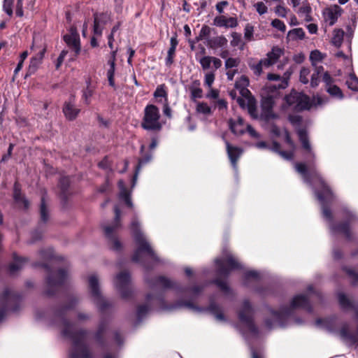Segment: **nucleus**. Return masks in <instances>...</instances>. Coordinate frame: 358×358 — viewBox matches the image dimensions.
I'll return each mask as SVG.
<instances>
[{"mask_svg":"<svg viewBox=\"0 0 358 358\" xmlns=\"http://www.w3.org/2000/svg\"><path fill=\"white\" fill-rule=\"evenodd\" d=\"M131 230L134 234L135 241L137 245V249L132 257V260L136 262H141L142 260V252H145L152 259H156L157 257L153 250L139 230V223L136 218H134L131 222Z\"/></svg>","mask_w":358,"mask_h":358,"instance_id":"obj_1","label":"nucleus"},{"mask_svg":"<svg viewBox=\"0 0 358 358\" xmlns=\"http://www.w3.org/2000/svg\"><path fill=\"white\" fill-rule=\"evenodd\" d=\"M160 114L159 109L154 105H148L144 110V117L141 127L145 130L159 131L162 124L159 122Z\"/></svg>","mask_w":358,"mask_h":358,"instance_id":"obj_2","label":"nucleus"},{"mask_svg":"<svg viewBox=\"0 0 358 358\" xmlns=\"http://www.w3.org/2000/svg\"><path fill=\"white\" fill-rule=\"evenodd\" d=\"M285 101L288 106H292L297 111L308 110L313 105L309 96L295 90H292L287 95Z\"/></svg>","mask_w":358,"mask_h":358,"instance_id":"obj_3","label":"nucleus"},{"mask_svg":"<svg viewBox=\"0 0 358 358\" xmlns=\"http://www.w3.org/2000/svg\"><path fill=\"white\" fill-rule=\"evenodd\" d=\"M115 220L112 226H104L103 230L106 237L108 240V243L111 249L114 250H120L122 245L119 240L115 236V232L121 226L120 224V210L117 206L115 207Z\"/></svg>","mask_w":358,"mask_h":358,"instance_id":"obj_4","label":"nucleus"},{"mask_svg":"<svg viewBox=\"0 0 358 358\" xmlns=\"http://www.w3.org/2000/svg\"><path fill=\"white\" fill-rule=\"evenodd\" d=\"M215 263L218 266V273L223 275H228L231 270L242 268L241 264L229 253L222 259H217Z\"/></svg>","mask_w":358,"mask_h":358,"instance_id":"obj_5","label":"nucleus"},{"mask_svg":"<svg viewBox=\"0 0 358 358\" xmlns=\"http://www.w3.org/2000/svg\"><path fill=\"white\" fill-rule=\"evenodd\" d=\"M70 327H66L63 333L66 336H69L73 341V352L71 353V356L75 358H87L89 357V351L87 348L83 345L80 340L78 338V336L80 335L83 337L84 332H79L76 334H73L69 329Z\"/></svg>","mask_w":358,"mask_h":358,"instance_id":"obj_6","label":"nucleus"},{"mask_svg":"<svg viewBox=\"0 0 358 358\" xmlns=\"http://www.w3.org/2000/svg\"><path fill=\"white\" fill-rule=\"evenodd\" d=\"M88 282L89 288L94 302L99 306L100 309L105 308L108 306V303L101 295L97 276L94 274L90 275Z\"/></svg>","mask_w":358,"mask_h":358,"instance_id":"obj_7","label":"nucleus"},{"mask_svg":"<svg viewBox=\"0 0 358 358\" xmlns=\"http://www.w3.org/2000/svg\"><path fill=\"white\" fill-rule=\"evenodd\" d=\"M131 280L129 273L121 272L115 277L114 284L122 298H127L131 293Z\"/></svg>","mask_w":358,"mask_h":358,"instance_id":"obj_8","label":"nucleus"},{"mask_svg":"<svg viewBox=\"0 0 358 358\" xmlns=\"http://www.w3.org/2000/svg\"><path fill=\"white\" fill-rule=\"evenodd\" d=\"M274 105L273 96H264L262 100V113L259 118L265 121L277 119L278 116L273 110Z\"/></svg>","mask_w":358,"mask_h":358,"instance_id":"obj_9","label":"nucleus"},{"mask_svg":"<svg viewBox=\"0 0 358 358\" xmlns=\"http://www.w3.org/2000/svg\"><path fill=\"white\" fill-rule=\"evenodd\" d=\"M313 175L318 180L322 188L321 192H316L317 199L322 203L333 199V193L321 176L316 171H313Z\"/></svg>","mask_w":358,"mask_h":358,"instance_id":"obj_10","label":"nucleus"},{"mask_svg":"<svg viewBox=\"0 0 358 358\" xmlns=\"http://www.w3.org/2000/svg\"><path fill=\"white\" fill-rule=\"evenodd\" d=\"M36 39L34 38V43L32 46L31 47V50H35L38 49V52L37 54L31 59L30 64L29 66V69L31 72H34L40 64L42 62V60L44 57L45 52L46 51V45L45 44L41 45L40 47L36 46L35 45Z\"/></svg>","mask_w":358,"mask_h":358,"instance_id":"obj_11","label":"nucleus"},{"mask_svg":"<svg viewBox=\"0 0 358 358\" xmlns=\"http://www.w3.org/2000/svg\"><path fill=\"white\" fill-rule=\"evenodd\" d=\"M198 61L203 71H208L211 68V64H213L212 69L214 71L220 69L222 66V61L213 56L203 55Z\"/></svg>","mask_w":358,"mask_h":358,"instance_id":"obj_12","label":"nucleus"},{"mask_svg":"<svg viewBox=\"0 0 358 358\" xmlns=\"http://www.w3.org/2000/svg\"><path fill=\"white\" fill-rule=\"evenodd\" d=\"M252 309L251 306L248 301H245L239 312V319L241 322L245 323L252 331H255V328L252 324Z\"/></svg>","mask_w":358,"mask_h":358,"instance_id":"obj_13","label":"nucleus"},{"mask_svg":"<svg viewBox=\"0 0 358 358\" xmlns=\"http://www.w3.org/2000/svg\"><path fill=\"white\" fill-rule=\"evenodd\" d=\"M67 277H68L67 271H66L63 269L58 271V272L57 273V276L49 277L48 279V282H47L48 287V289L47 290V294L48 295L52 294V292H50V290H49V289L60 286L65 281V280L67 278Z\"/></svg>","mask_w":358,"mask_h":358,"instance_id":"obj_14","label":"nucleus"},{"mask_svg":"<svg viewBox=\"0 0 358 358\" xmlns=\"http://www.w3.org/2000/svg\"><path fill=\"white\" fill-rule=\"evenodd\" d=\"M80 109L74 103L73 99L66 101L63 107V113L66 118L69 120H75L80 113Z\"/></svg>","mask_w":358,"mask_h":358,"instance_id":"obj_15","label":"nucleus"},{"mask_svg":"<svg viewBox=\"0 0 358 358\" xmlns=\"http://www.w3.org/2000/svg\"><path fill=\"white\" fill-rule=\"evenodd\" d=\"M288 86V81L287 79H282V82L278 85L275 84H268L265 86L264 89V96H273L274 99H276L280 93V89H285Z\"/></svg>","mask_w":358,"mask_h":358,"instance_id":"obj_16","label":"nucleus"},{"mask_svg":"<svg viewBox=\"0 0 358 358\" xmlns=\"http://www.w3.org/2000/svg\"><path fill=\"white\" fill-rule=\"evenodd\" d=\"M342 9L338 6H334L327 8L324 13V19L326 22H329L330 26H332L337 21L338 18L341 16Z\"/></svg>","mask_w":358,"mask_h":358,"instance_id":"obj_17","label":"nucleus"},{"mask_svg":"<svg viewBox=\"0 0 358 358\" xmlns=\"http://www.w3.org/2000/svg\"><path fill=\"white\" fill-rule=\"evenodd\" d=\"M227 152L232 166L236 168L237 162L243 153L241 148L231 145L228 141H226Z\"/></svg>","mask_w":358,"mask_h":358,"instance_id":"obj_18","label":"nucleus"},{"mask_svg":"<svg viewBox=\"0 0 358 358\" xmlns=\"http://www.w3.org/2000/svg\"><path fill=\"white\" fill-rule=\"evenodd\" d=\"M110 20V16L107 14L94 15V34L100 36L102 34L103 24H106Z\"/></svg>","mask_w":358,"mask_h":358,"instance_id":"obj_19","label":"nucleus"},{"mask_svg":"<svg viewBox=\"0 0 358 358\" xmlns=\"http://www.w3.org/2000/svg\"><path fill=\"white\" fill-rule=\"evenodd\" d=\"M117 52V50H113L110 53V57L108 61L109 69L107 71V77L109 82V85L113 87H115L114 74L115 70V60Z\"/></svg>","mask_w":358,"mask_h":358,"instance_id":"obj_20","label":"nucleus"},{"mask_svg":"<svg viewBox=\"0 0 358 358\" xmlns=\"http://www.w3.org/2000/svg\"><path fill=\"white\" fill-rule=\"evenodd\" d=\"M214 24L217 27H224L226 28H234L238 26V21L236 17L227 18L223 15L216 17L214 19Z\"/></svg>","mask_w":358,"mask_h":358,"instance_id":"obj_21","label":"nucleus"},{"mask_svg":"<svg viewBox=\"0 0 358 358\" xmlns=\"http://www.w3.org/2000/svg\"><path fill=\"white\" fill-rule=\"evenodd\" d=\"M229 127L231 132L236 135H241L245 132V124L242 117H238L236 120H229Z\"/></svg>","mask_w":358,"mask_h":358,"instance_id":"obj_22","label":"nucleus"},{"mask_svg":"<svg viewBox=\"0 0 358 358\" xmlns=\"http://www.w3.org/2000/svg\"><path fill=\"white\" fill-rule=\"evenodd\" d=\"M207 45L211 49H217L227 45V39L224 36H218L207 38Z\"/></svg>","mask_w":358,"mask_h":358,"instance_id":"obj_23","label":"nucleus"},{"mask_svg":"<svg viewBox=\"0 0 358 358\" xmlns=\"http://www.w3.org/2000/svg\"><path fill=\"white\" fill-rule=\"evenodd\" d=\"M64 40L67 45L75 51L76 55L79 54L80 51L79 36L64 35Z\"/></svg>","mask_w":358,"mask_h":358,"instance_id":"obj_24","label":"nucleus"},{"mask_svg":"<svg viewBox=\"0 0 358 358\" xmlns=\"http://www.w3.org/2000/svg\"><path fill=\"white\" fill-rule=\"evenodd\" d=\"M298 135L303 149H305L313 158H315V154L312 150L307 132L304 129H299L298 131Z\"/></svg>","mask_w":358,"mask_h":358,"instance_id":"obj_25","label":"nucleus"},{"mask_svg":"<svg viewBox=\"0 0 358 358\" xmlns=\"http://www.w3.org/2000/svg\"><path fill=\"white\" fill-rule=\"evenodd\" d=\"M291 308H303L309 309L308 301L306 296L302 294L296 296L292 301Z\"/></svg>","mask_w":358,"mask_h":358,"instance_id":"obj_26","label":"nucleus"},{"mask_svg":"<svg viewBox=\"0 0 358 358\" xmlns=\"http://www.w3.org/2000/svg\"><path fill=\"white\" fill-rule=\"evenodd\" d=\"M296 171L300 173L306 182L310 183L311 179L309 173H308L307 166L302 162H297L294 165Z\"/></svg>","mask_w":358,"mask_h":358,"instance_id":"obj_27","label":"nucleus"},{"mask_svg":"<svg viewBox=\"0 0 358 358\" xmlns=\"http://www.w3.org/2000/svg\"><path fill=\"white\" fill-rule=\"evenodd\" d=\"M118 185L120 189V197L124 200L127 205L129 207H132V203L130 199V195L126 187H124V183L122 180H120L118 182Z\"/></svg>","mask_w":358,"mask_h":358,"instance_id":"obj_28","label":"nucleus"},{"mask_svg":"<svg viewBox=\"0 0 358 358\" xmlns=\"http://www.w3.org/2000/svg\"><path fill=\"white\" fill-rule=\"evenodd\" d=\"M14 199L17 203H22L24 208H27L29 206L28 201L22 196L20 193V190L19 189V185L16 182L14 186Z\"/></svg>","mask_w":358,"mask_h":358,"instance_id":"obj_29","label":"nucleus"},{"mask_svg":"<svg viewBox=\"0 0 358 358\" xmlns=\"http://www.w3.org/2000/svg\"><path fill=\"white\" fill-rule=\"evenodd\" d=\"M27 262V259L23 257H14V261L10 264L9 269L11 273H14L21 269L24 263Z\"/></svg>","mask_w":358,"mask_h":358,"instance_id":"obj_30","label":"nucleus"},{"mask_svg":"<svg viewBox=\"0 0 358 358\" xmlns=\"http://www.w3.org/2000/svg\"><path fill=\"white\" fill-rule=\"evenodd\" d=\"M283 54V50L278 47H273L271 52L267 53V57L274 64H275L281 55Z\"/></svg>","mask_w":358,"mask_h":358,"instance_id":"obj_31","label":"nucleus"},{"mask_svg":"<svg viewBox=\"0 0 358 358\" xmlns=\"http://www.w3.org/2000/svg\"><path fill=\"white\" fill-rule=\"evenodd\" d=\"M305 37V32L302 28H296L290 30L287 34V38L292 41L303 39Z\"/></svg>","mask_w":358,"mask_h":358,"instance_id":"obj_32","label":"nucleus"},{"mask_svg":"<svg viewBox=\"0 0 358 358\" xmlns=\"http://www.w3.org/2000/svg\"><path fill=\"white\" fill-rule=\"evenodd\" d=\"M344 31L341 29H335L333 32L331 43L336 47H340L342 44Z\"/></svg>","mask_w":358,"mask_h":358,"instance_id":"obj_33","label":"nucleus"},{"mask_svg":"<svg viewBox=\"0 0 358 358\" xmlns=\"http://www.w3.org/2000/svg\"><path fill=\"white\" fill-rule=\"evenodd\" d=\"M173 282L164 277H158L155 280V285L159 288H171Z\"/></svg>","mask_w":358,"mask_h":358,"instance_id":"obj_34","label":"nucleus"},{"mask_svg":"<svg viewBox=\"0 0 358 358\" xmlns=\"http://www.w3.org/2000/svg\"><path fill=\"white\" fill-rule=\"evenodd\" d=\"M327 92L332 96L340 99L343 98V94L341 90L336 85H332L326 87Z\"/></svg>","mask_w":358,"mask_h":358,"instance_id":"obj_35","label":"nucleus"},{"mask_svg":"<svg viewBox=\"0 0 358 358\" xmlns=\"http://www.w3.org/2000/svg\"><path fill=\"white\" fill-rule=\"evenodd\" d=\"M324 57L325 55L317 50L311 51L310 54V60L313 66H315L317 62H322Z\"/></svg>","mask_w":358,"mask_h":358,"instance_id":"obj_36","label":"nucleus"},{"mask_svg":"<svg viewBox=\"0 0 358 358\" xmlns=\"http://www.w3.org/2000/svg\"><path fill=\"white\" fill-rule=\"evenodd\" d=\"M339 303L343 308H353V303L343 293L338 295Z\"/></svg>","mask_w":358,"mask_h":358,"instance_id":"obj_37","label":"nucleus"},{"mask_svg":"<svg viewBox=\"0 0 358 358\" xmlns=\"http://www.w3.org/2000/svg\"><path fill=\"white\" fill-rule=\"evenodd\" d=\"M231 41L230 42V44L232 47H237L240 46V49H243L244 47V43L242 41V37L241 34H238L237 32H232L231 34Z\"/></svg>","mask_w":358,"mask_h":358,"instance_id":"obj_38","label":"nucleus"},{"mask_svg":"<svg viewBox=\"0 0 358 358\" xmlns=\"http://www.w3.org/2000/svg\"><path fill=\"white\" fill-rule=\"evenodd\" d=\"M346 85L351 90L358 92V78L354 73L350 74L348 79L346 80Z\"/></svg>","mask_w":358,"mask_h":358,"instance_id":"obj_39","label":"nucleus"},{"mask_svg":"<svg viewBox=\"0 0 358 358\" xmlns=\"http://www.w3.org/2000/svg\"><path fill=\"white\" fill-rule=\"evenodd\" d=\"M40 216L41 220L43 222H46L49 218V213L45 202V198L42 197L40 207Z\"/></svg>","mask_w":358,"mask_h":358,"instance_id":"obj_40","label":"nucleus"},{"mask_svg":"<svg viewBox=\"0 0 358 358\" xmlns=\"http://www.w3.org/2000/svg\"><path fill=\"white\" fill-rule=\"evenodd\" d=\"M290 313L289 310L282 309L279 313L273 312L272 315L274 320L275 324H282L281 320L285 316Z\"/></svg>","mask_w":358,"mask_h":358,"instance_id":"obj_41","label":"nucleus"},{"mask_svg":"<svg viewBox=\"0 0 358 358\" xmlns=\"http://www.w3.org/2000/svg\"><path fill=\"white\" fill-rule=\"evenodd\" d=\"M16 294L13 293L11 290L9 289H6L3 293V296L1 299V301L2 302H6V305H8V303L15 299L17 298Z\"/></svg>","mask_w":358,"mask_h":358,"instance_id":"obj_42","label":"nucleus"},{"mask_svg":"<svg viewBox=\"0 0 358 358\" xmlns=\"http://www.w3.org/2000/svg\"><path fill=\"white\" fill-rule=\"evenodd\" d=\"M310 73V70L309 68L307 67H302L300 73H299V80L303 84H308L309 82V76Z\"/></svg>","mask_w":358,"mask_h":358,"instance_id":"obj_43","label":"nucleus"},{"mask_svg":"<svg viewBox=\"0 0 358 358\" xmlns=\"http://www.w3.org/2000/svg\"><path fill=\"white\" fill-rule=\"evenodd\" d=\"M154 96L155 98H159V97L164 98V102L168 101L167 92L165 90L164 85H161L157 87V89L154 93Z\"/></svg>","mask_w":358,"mask_h":358,"instance_id":"obj_44","label":"nucleus"},{"mask_svg":"<svg viewBox=\"0 0 358 358\" xmlns=\"http://www.w3.org/2000/svg\"><path fill=\"white\" fill-rule=\"evenodd\" d=\"M257 13L260 15H264L268 13V7L264 1H258L253 5Z\"/></svg>","mask_w":358,"mask_h":358,"instance_id":"obj_45","label":"nucleus"},{"mask_svg":"<svg viewBox=\"0 0 358 358\" xmlns=\"http://www.w3.org/2000/svg\"><path fill=\"white\" fill-rule=\"evenodd\" d=\"M241 62V59L238 57H229L224 62V66L227 69L237 67Z\"/></svg>","mask_w":358,"mask_h":358,"instance_id":"obj_46","label":"nucleus"},{"mask_svg":"<svg viewBox=\"0 0 358 358\" xmlns=\"http://www.w3.org/2000/svg\"><path fill=\"white\" fill-rule=\"evenodd\" d=\"M254 27L250 24H247L244 29V38L248 41L253 40Z\"/></svg>","mask_w":358,"mask_h":358,"instance_id":"obj_47","label":"nucleus"},{"mask_svg":"<svg viewBox=\"0 0 358 358\" xmlns=\"http://www.w3.org/2000/svg\"><path fill=\"white\" fill-rule=\"evenodd\" d=\"M210 32H211L210 27H209L208 26L204 25L201 28L199 36L196 37V41H199L203 40L204 38L207 39L208 37L210 36Z\"/></svg>","mask_w":358,"mask_h":358,"instance_id":"obj_48","label":"nucleus"},{"mask_svg":"<svg viewBox=\"0 0 358 358\" xmlns=\"http://www.w3.org/2000/svg\"><path fill=\"white\" fill-rule=\"evenodd\" d=\"M248 108L249 113L253 118L257 119L259 117L257 113V106L253 103V101L252 99H249L248 101Z\"/></svg>","mask_w":358,"mask_h":358,"instance_id":"obj_49","label":"nucleus"},{"mask_svg":"<svg viewBox=\"0 0 358 358\" xmlns=\"http://www.w3.org/2000/svg\"><path fill=\"white\" fill-rule=\"evenodd\" d=\"M196 111L204 115H210L211 109L206 103H199L196 106Z\"/></svg>","mask_w":358,"mask_h":358,"instance_id":"obj_50","label":"nucleus"},{"mask_svg":"<svg viewBox=\"0 0 358 358\" xmlns=\"http://www.w3.org/2000/svg\"><path fill=\"white\" fill-rule=\"evenodd\" d=\"M249 85V79L245 76H242L241 78L236 81L235 87L236 89H240L248 87Z\"/></svg>","mask_w":358,"mask_h":358,"instance_id":"obj_51","label":"nucleus"},{"mask_svg":"<svg viewBox=\"0 0 358 358\" xmlns=\"http://www.w3.org/2000/svg\"><path fill=\"white\" fill-rule=\"evenodd\" d=\"M271 24L273 28L282 32H285L286 31V26L285 23L279 19H274L272 20Z\"/></svg>","mask_w":358,"mask_h":358,"instance_id":"obj_52","label":"nucleus"},{"mask_svg":"<svg viewBox=\"0 0 358 358\" xmlns=\"http://www.w3.org/2000/svg\"><path fill=\"white\" fill-rule=\"evenodd\" d=\"M274 12L278 17H286L288 10L282 5L278 4L274 8Z\"/></svg>","mask_w":358,"mask_h":358,"instance_id":"obj_53","label":"nucleus"},{"mask_svg":"<svg viewBox=\"0 0 358 358\" xmlns=\"http://www.w3.org/2000/svg\"><path fill=\"white\" fill-rule=\"evenodd\" d=\"M215 75L214 73V70L207 72L205 74L204 83L208 87H211L212 84L213 83V82L215 80Z\"/></svg>","mask_w":358,"mask_h":358,"instance_id":"obj_54","label":"nucleus"},{"mask_svg":"<svg viewBox=\"0 0 358 358\" xmlns=\"http://www.w3.org/2000/svg\"><path fill=\"white\" fill-rule=\"evenodd\" d=\"M13 0H4L3 4V10L9 15L11 16L13 15Z\"/></svg>","mask_w":358,"mask_h":358,"instance_id":"obj_55","label":"nucleus"},{"mask_svg":"<svg viewBox=\"0 0 358 358\" xmlns=\"http://www.w3.org/2000/svg\"><path fill=\"white\" fill-rule=\"evenodd\" d=\"M310 11H311V8L308 5H303L299 10V12L300 13L304 15L305 20L306 21L310 20Z\"/></svg>","mask_w":358,"mask_h":358,"instance_id":"obj_56","label":"nucleus"},{"mask_svg":"<svg viewBox=\"0 0 358 358\" xmlns=\"http://www.w3.org/2000/svg\"><path fill=\"white\" fill-rule=\"evenodd\" d=\"M175 52L176 50L173 49V48H169L168 50V55L166 59V64L167 66H171L173 64Z\"/></svg>","mask_w":358,"mask_h":358,"instance_id":"obj_57","label":"nucleus"},{"mask_svg":"<svg viewBox=\"0 0 358 358\" xmlns=\"http://www.w3.org/2000/svg\"><path fill=\"white\" fill-rule=\"evenodd\" d=\"M250 66L256 76H259L262 74L263 67L259 63V62L257 64H250Z\"/></svg>","mask_w":358,"mask_h":358,"instance_id":"obj_58","label":"nucleus"},{"mask_svg":"<svg viewBox=\"0 0 358 358\" xmlns=\"http://www.w3.org/2000/svg\"><path fill=\"white\" fill-rule=\"evenodd\" d=\"M346 272L352 280L353 284L358 282V273L351 268L346 269Z\"/></svg>","mask_w":358,"mask_h":358,"instance_id":"obj_59","label":"nucleus"},{"mask_svg":"<svg viewBox=\"0 0 358 358\" xmlns=\"http://www.w3.org/2000/svg\"><path fill=\"white\" fill-rule=\"evenodd\" d=\"M322 80H323L324 83H325L326 87L334 85L333 84L334 79L328 72H325L323 74Z\"/></svg>","mask_w":358,"mask_h":358,"instance_id":"obj_60","label":"nucleus"},{"mask_svg":"<svg viewBox=\"0 0 358 358\" xmlns=\"http://www.w3.org/2000/svg\"><path fill=\"white\" fill-rule=\"evenodd\" d=\"M215 283L220 288V289H222L223 292H224L226 293H229L230 292V289L228 287V285L225 281H222L220 280H216Z\"/></svg>","mask_w":358,"mask_h":358,"instance_id":"obj_61","label":"nucleus"},{"mask_svg":"<svg viewBox=\"0 0 358 358\" xmlns=\"http://www.w3.org/2000/svg\"><path fill=\"white\" fill-rule=\"evenodd\" d=\"M191 94L193 99L201 98L202 90L199 87H192L191 88Z\"/></svg>","mask_w":358,"mask_h":358,"instance_id":"obj_62","label":"nucleus"},{"mask_svg":"<svg viewBox=\"0 0 358 358\" xmlns=\"http://www.w3.org/2000/svg\"><path fill=\"white\" fill-rule=\"evenodd\" d=\"M67 50H62L59 56V57L57 58V64H56V69H58L60 66L62 65L65 57L67 55Z\"/></svg>","mask_w":358,"mask_h":358,"instance_id":"obj_63","label":"nucleus"},{"mask_svg":"<svg viewBox=\"0 0 358 358\" xmlns=\"http://www.w3.org/2000/svg\"><path fill=\"white\" fill-rule=\"evenodd\" d=\"M237 90L239 91V93L241 94V96L243 98L248 99V101L249 99H250L251 93L249 91V90L248 89V87L240 88V89H237Z\"/></svg>","mask_w":358,"mask_h":358,"instance_id":"obj_64","label":"nucleus"}]
</instances>
